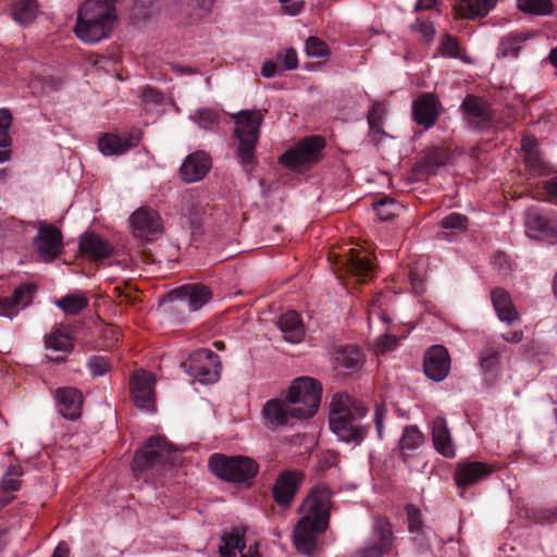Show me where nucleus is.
Instances as JSON below:
<instances>
[{
  "label": "nucleus",
  "instance_id": "obj_8",
  "mask_svg": "<svg viewBox=\"0 0 557 557\" xmlns=\"http://www.w3.org/2000/svg\"><path fill=\"white\" fill-rule=\"evenodd\" d=\"M211 298V290L202 284H185L168 294L171 309L182 315L186 311L194 312L201 309Z\"/></svg>",
  "mask_w": 557,
  "mask_h": 557
},
{
  "label": "nucleus",
  "instance_id": "obj_4",
  "mask_svg": "<svg viewBox=\"0 0 557 557\" xmlns=\"http://www.w3.org/2000/svg\"><path fill=\"white\" fill-rule=\"evenodd\" d=\"M261 110H242L233 115L234 137L237 141L236 153L243 164H251L259 140L260 126L264 119Z\"/></svg>",
  "mask_w": 557,
  "mask_h": 557
},
{
  "label": "nucleus",
  "instance_id": "obj_29",
  "mask_svg": "<svg viewBox=\"0 0 557 557\" xmlns=\"http://www.w3.org/2000/svg\"><path fill=\"white\" fill-rule=\"evenodd\" d=\"M277 325L287 342L295 344L302 341L305 327L298 312L288 311L282 314L277 321Z\"/></svg>",
  "mask_w": 557,
  "mask_h": 557
},
{
  "label": "nucleus",
  "instance_id": "obj_15",
  "mask_svg": "<svg viewBox=\"0 0 557 557\" xmlns=\"http://www.w3.org/2000/svg\"><path fill=\"white\" fill-rule=\"evenodd\" d=\"M336 263L362 282L370 278L374 272L373 261L363 249L350 248L347 253L337 257Z\"/></svg>",
  "mask_w": 557,
  "mask_h": 557
},
{
  "label": "nucleus",
  "instance_id": "obj_58",
  "mask_svg": "<svg viewBox=\"0 0 557 557\" xmlns=\"http://www.w3.org/2000/svg\"><path fill=\"white\" fill-rule=\"evenodd\" d=\"M398 345V338L394 335L384 334L382 335L375 346L376 354H385L395 349Z\"/></svg>",
  "mask_w": 557,
  "mask_h": 557
},
{
  "label": "nucleus",
  "instance_id": "obj_43",
  "mask_svg": "<svg viewBox=\"0 0 557 557\" xmlns=\"http://www.w3.org/2000/svg\"><path fill=\"white\" fill-rule=\"evenodd\" d=\"M499 351L491 344H487L481 352L480 363L484 372L494 373L499 366Z\"/></svg>",
  "mask_w": 557,
  "mask_h": 557
},
{
  "label": "nucleus",
  "instance_id": "obj_10",
  "mask_svg": "<svg viewBox=\"0 0 557 557\" xmlns=\"http://www.w3.org/2000/svg\"><path fill=\"white\" fill-rule=\"evenodd\" d=\"M186 367L191 376L205 384L214 383L220 377V358L208 348H201L190 354Z\"/></svg>",
  "mask_w": 557,
  "mask_h": 557
},
{
  "label": "nucleus",
  "instance_id": "obj_56",
  "mask_svg": "<svg viewBox=\"0 0 557 557\" xmlns=\"http://www.w3.org/2000/svg\"><path fill=\"white\" fill-rule=\"evenodd\" d=\"M412 32L421 34V36L430 41L434 38L435 28L432 22L417 18L414 23L410 25Z\"/></svg>",
  "mask_w": 557,
  "mask_h": 557
},
{
  "label": "nucleus",
  "instance_id": "obj_45",
  "mask_svg": "<svg viewBox=\"0 0 557 557\" xmlns=\"http://www.w3.org/2000/svg\"><path fill=\"white\" fill-rule=\"evenodd\" d=\"M440 225L444 230L453 231L456 233L463 232L468 226V218L461 213L453 212L443 218Z\"/></svg>",
  "mask_w": 557,
  "mask_h": 557
},
{
  "label": "nucleus",
  "instance_id": "obj_32",
  "mask_svg": "<svg viewBox=\"0 0 557 557\" xmlns=\"http://www.w3.org/2000/svg\"><path fill=\"white\" fill-rule=\"evenodd\" d=\"M493 5V0H456L454 10L458 17L471 20L485 16Z\"/></svg>",
  "mask_w": 557,
  "mask_h": 557
},
{
  "label": "nucleus",
  "instance_id": "obj_57",
  "mask_svg": "<svg viewBox=\"0 0 557 557\" xmlns=\"http://www.w3.org/2000/svg\"><path fill=\"white\" fill-rule=\"evenodd\" d=\"M532 518L536 523H554L557 521V506L554 508L536 509L534 510Z\"/></svg>",
  "mask_w": 557,
  "mask_h": 557
},
{
  "label": "nucleus",
  "instance_id": "obj_1",
  "mask_svg": "<svg viewBox=\"0 0 557 557\" xmlns=\"http://www.w3.org/2000/svg\"><path fill=\"white\" fill-rule=\"evenodd\" d=\"M332 491L320 484L311 488L304 499L299 512L302 517L293 531V544L298 553L313 557L318 552V542L330 524Z\"/></svg>",
  "mask_w": 557,
  "mask_h": 557
},
{
  "label": "nucleus",
  "instance_id": "obj_49",
  "mask_svg": "<svg viewBox=\"0 0 557 557\" xmlns=\"http://www.w3.org/2000/svg\"><path fill=\"white\" fill-rule=\"evenodd\" d=\"M438 51L444 57L457 58L459 55V45L457 38L445 34L441 39Z\"/></svg>",
  "mask_w": 557,
  "mask_h": 557
},
{
  "label": "nucleus",
  "instance_id": "obj_34",
  "mask_svg": "<svg viewBox=\"0 0 557 557\" xmlns=\"http://www.w3.org/2000/svg\"><path fill=\"white\" fill-rule=\"evenodd\" d=\"M424 443L423 433L416 425L405 426L399 440V453L403 461L407 462L412 451Z\"/></svg>",
  "mask_w": 557,
  "mask_h": 557
},
{
  "label": "nucleus",
  "instance_id": "obj_3",
  "mask_svg": "<svg viewBox=\"0 0 557 557\" xmlns=\"http://www.w3.org/2000/svg\"><path fill=\"white\" fill-rule=\"evenodd\" d=\"M120 0H87L78 9L75 35L87 44L98 42L113 30L117 18L115 4Z\"/></svg>",
  "mask_w": 557,
  "mask_h": 557
},
{
  "label": "nucleus",
  "instance_id": "obj_40",
  "mask_svg": "<svg viewBox=\"0 0 557 557\" xmlns=\"http://www.w3.org/2000/svg\"><path fill=\"white\" fill-rule=\"evenodd\" d=\"M518 9L532 15H549L553 12L552 0H517Z\"/></svg>",
  "mask_w": 557,
  "mask_h": 557
},
{
  "label": "nucleus",
  "instance_id": "obj_64",
  "mask_svg": "<svg viewBox=\"0 0 557 557\" xmlns=\"http://www.w3.org/2000/svg\"><path fill=\"white\" fill-rule=\"evenodd\" d=\"M521 148L524 151V156L531 152H537V143L535 137L525 136L521 139Z\"/></svg>",
  "mask_w": 557,
  "mask_h": 557
},
{
  "label": "nucleus",
  "instance_id": "obj_41",
  "mask_svg": "<svg viewBox=\"0 0 557 557\" xmlns=\"http://www.w3.org/2000/svg\"><path fill=\"white\" fill-rule=\"evenodd\" d=\"M66 314H77L88 306V299L83 295H66L55 301Z\"/></svg>",
  "mask_w": 557,
  "mask_h": 557
},
{
  "label": "nucleus",
  "instance_id": "obj_12",
  "mask_svg": "<svg viewBox=\"0 0 557 557\" xmlns=\"http://www.w3.org/2000/svg\"><path fill=\"white\" fill-rule=\"evenodd\" d=\"M133 234L141 240H152L162 233L163 225L159 213L147 207L137 209L129 218Z\"/></svg>",
  "mask_w": 557,
  "mask_h": 557
},
{
  "label": "nucleus",
  "instance_id": "obj_26",
  "mask_svg": "<svg viewBox=\"0 0 557 557\" xmlns=\"http://www.w3.org/2000/svg\"><path fill=\"white\" fill-rule=\"evenodd\" d=\"M79 249L85 256L95 260L108 258L113 251L110 243L95 233H85L81 236Z\"/></svg>",
  "mask_w": 557,
  "mask_h": 557
},
{
  "label": "nucleus",
  "instance_id": "obj_48",
  "mask_svg": "<svg viewBox=\"0 0 557 557\" xmlns=\"http://www.w3.org/2000/svg\"><path fill=\"white\" fill-rule=\"evenodd\" d=\"M397 206L393 199L382 198L374 203V210L380 220L387 221L396 215Z\"/></svg>",
  "mask_w": 557,
  "mask_h": 557
},
{
  "label": "nucleus",
  "instance_id": "obj_55",
  "mask_svg": "<svg viewBox=\"0 0 557 557\" xmlns=\"http://www.w3.org/2000/svg\"><path fill=\"white\" fill-rule=\"evenodd\" d=\"M87 367L94 376H101L110 370V363L103 356H94L88 360Z\"/></svg>",
  "mask_w": 557,
  "mask_h": 557
},
{
  "label": "nucleus",
  "instance_id": "obj_30",
  "mask_svg": "<svg viewBox=\"0 0 557 557\" xmlns=\"http://www.w3.org/2000/svg\"><path fill=\"white\" fill-rule=\"evenodd\" d=\"M448 157L441 148H432L413 165L417 175L429 176L447 163Z\"/></svg>",
  "mask_w": 557,
  "mask_h": 557
},
{
  "label": "nucleus",
  "instance_id": "obj_63",
  "mask_svg": "<svg viewBox=\"0 0 557 557\" xmlns=\"http://www.w3.org/2000/svg\"><path fill=\"white\" fill-rule=\"evenodd\" d=\"M278 71H281V66L277 61H265L261 67V74L267 78L275 76Z\"/></svg>",
  "mask_w": 557,
  "mask_h": 557
},
{
  "label": "nucleus",
  "instance_id": "obj_54",
  "mask_svg": "<svg viewBox=\"0 0 557 557\" xmlns=\"http://www.w3.org/2000/svg\"><path fill=\"white\" fill-rule=\"evenodd\" d=\"M388 553V549L377 545L376 543L369 542L357 549L352 557H383Z\"/></svg>",
  "mask_w": 557,
  "mask_h": 557
},
{
  "label": "nucleus",
  "instance_id": "obj_37",
  "mask_svg": "<svg viewBox=\"0 0 557 557\" xmlns=\"http://www.w3.org/2000/svg\"><path fill=\"white\" fill-rule=\"evenodd\" d=\"M372 535L374 539V541H371L372 543H376L388 550L392 549L395 537L392 523L386 517H375L372 527Z\"/></svg>",
  "mask_w": 557,
  "mask_h": 557
},
{
  "label": "nucleus",
  "instance_id": "obj_33",
  "mask_svg": "<svg viewBox=\"0 0 557 557\" xmlns=\"http://www.w3.org/2000/svg\"><path fill=\"white\" fill-rule=\"evenodd\" d=\"M335 362L337 367L357 371L363 366L364 356L357 346H342L335 350Z\"/></svg>",
  "mask_w": 557,
  "mask_h": 557
},
{
  "label": "nucleus",
  "instance_id": "obj_20",
  "mask_svg": "<svg viewBox=\"0 0 557 557\" xmlns=\"http://www.w3.org/2000/svg\"><path fill=\"white\" fill-rule=\"evenodd\" d=\"M141 137L143 133L139 129H135L123 136L106 134L99 139L98 147L106 156L123 154L136 147L140 143Z\"/></svg>",
  "mask_w": 557,
  "mask_h": 557
},
{
  "label": "nucleus",
  "instance_id": "obj_18",
  "mask_svg": "<svg viewBox=\"0 0 557 557\" xmlns=\"http://www.w3.org/2000/svg\"><path fill=\"white\" fill-rule=\"evenodd\" d=\"M493 468L481 461H460L457 463L454 480L459 488L480 483L490 476Z\"/></svg>",
  "mask_w": 557,
  "mask_h": 557
},
{
  "label": "nucleus",
  "instance_id": "obj_16",
  "mask_svg": "<svg viewBox=\"0 0 557 557\" xmlns=\"http://www.w3.org/2000/svg\"><path fill=\"white\" fill-rule=\"evenodd\" d=\"M156 379L152 373L137 370L132 376L131 393L136 406L143 409H154L153 386Z\"/></svg>",
  "mask_w": 557,
  "mask_h": 557
},
{
  "label": "nucleus",
  "instance_id": "obj_39",
  "mask_svg": "<svg viewBox=\"0 0 557 557\" xmlns=\"http://www.w3.org/2000/svg\"><path fill=\"white\" fill-rule=\"evenodd\" d=\"M12 15L21 25L32 23L37 16L36 0H17L12 7Z\"/></svg>",
  "mask_w": 557,
  "mask_h": 557
},
{
  "label": "nucleus",
  "instance_id": "obj_51",
  "mask_svg": "<svg viewBox=\"0 0 557 557\" xmlns=\"http://www.w3.org/2000/svg\"><path fill=\"white\" fill-rule=\"evenodd\" d=\"M276 60L280 63L281 71L295 70L298 66L297 53L293 48L284 49L277 52Z\"/></svg>",
  "mask_w": 557,
  "mask_h": 557
},
{
  "label": "nucleus",
  "instance_id": "obj_14",
  "mask_svg": "<svg viewBox=\"0 0 557 557\" xmlns=\"http://www.w3.org/2000/svg\"><path fill=\"white\" fill-rule=\"evenodd\" d=\"M305 479L299 470H286L278 474L272 487V496L275 503L283 508H288Z\"/></svg>",
  "mask_w": 557,
  "mask_h": 557
},
{
  "label": "nucleus",
  "instance_id": "obj_53",
  "mask_svg": "<svg viewBox=\"0 0 557 557\" xmlns=\"http://www.w3.org/2000/svg\"><path fill=\"white\" fill-rule=\"evenodd\" d=\"M406 512L408 521V531L410 533H420L423 527L420 510L413 505H408L406 507Z\"/></svg>",
  "mask_w": 557,
  "mask_h": 557
},
{
  "label": "nucleus",
  "instance_id": "obj_38",
  "mask_svg": "<svg viewBox=\"0 0 557 557\" xmlns=\"http://www.w3.org/2000/svg\"><path fill=\"white\" fill-rule=\"evenodd\" d=\"M530 38L525 33H510L500 39L498 51L503 57H518L522 45Z\"/></svg>",
  "mask_w": 557,
  "mask_h": 557
},
{
  "label": "nucleus",
  "instance_id": "obj_62",
  "mask_svg": "<svg viewBox=\"0 0 557 557\" xmlns=\"http://www.w3.org/2000/svg\"><path fill=\"white\" fill-rule=\"evenodd\" d=\"M385 413L386 410L383 406L375 407L373 420L380 438H382L383 436V421L385 418Z\"/></svg>",
  "mask_w": 557,
  "mask_h": 557
},
{
  "label": "nucleus",
  "instance_id": "obj_27",
  "mask_svg": "<svg viewBox=\"0 0 557 557\" xmlns=\"http://www.w3.org/2000/svg\"><path fill=\"white\" fill-rule=\"evenodd\" d=\"M262 416L272 425H284L288 418H295L288 398L285 400L277 398L268 400L263 406Z\"/></svg>",
  "mask_w": 557,
  "mask_h": 557
},
{
  "label": "nucleus",
  "instance_id": "obj_13",
  "mask_svg": "<svg viewBox=\"0 0 557 557\" xmlns=\"http://www.w3.org/2000/svg\"><path fill=\"white\" fill-rule=\"evenodd\" d=\"M33 244L44 260L51 261L55 259L62 250V232L54 225L41 223Z\"/></svg>",
  "mask_w": 557,
  "mask_h": 557
},
{
  "label": "nucleus",
  "instance_id": "obj_35",
  "mask_svg": "<svg viewBox=\"0 0 557 557\" xmlns=\"http://www.w3.org/2000/svg\"><path fill=\"white\" fill-rule=\"evenodd\" d=\"M246 546L245 531L234 528L230 532H224L219 545L220 557H235L237 552H242Z\"/></svg>",
  "mask_w": 557,
  "mask_h": 557
},
{
  "label": "nucleus",
  "instance_id": "obj_46",
  "mask_svg": "<svg viewBox=\"0 0 557 557\" xmlns=\"http://www.w3.org/2000/svg\"><path fill=\"white\" fill-rule=\"evenodd\" d=\"M12 125V114L8 109H0V148L11 146L9 129Z\"/></svg>",
  "mask_w": 557,
  "mask_h": 557
},
{
  "label": "nucleus",
  "instance_id": "obj_47",
  "mask_svg": "<svg viewBox=\"0 0 557 557\" xmlns=\"http://www.w3.org/2000/svg\"><path fill=\"white\" fill-rule=\"evenodd\" d=\"M159 0H134L132 14L137 20H146L156 10Z\"/></svg>",
  "mask_w": 557,
  "mask_h": 557
},
{
  "label": "nucleus",
  "instance_id": "obj_50",
  "mask_svg": "<svg viewBox=\"0 0 557 557\" xmlns=\"http://www.w3.org/2000/svg\"><path fill=\"white\" fill-rule=\"evenodd\" d=\"M306 53L311 58H321L329 53V49L323 40L311 36L306 41Z\"/></svg>",
  "mask_w": 557,
  "mask_h": 557
},
{
  "label": "nucleus",
  "instance_id": "obj_22",
  "mask_svg": "<svg viewBox=\"0 0 557 557\" xmlns=\"http://www.w3.org/2000/svg\"><path fill=\"white\" fill-rule=\"evenodd\" d=\"M60 413L67 420H76L82 414L83 395L75 387H59L54 391Z\"/></svg>",
  "mask_w": 557,
  "mask_h": 557
},
{
  "label": "nucleus",
  "instance_id": "obj_61",
  "mask_svg": "<svg viewBox=\"0 0 557 557\" xmlns=\"http://www.w3.org/2000/svg\"><path fill=\"white\" fill-rule=\"evenodd\" d=\"M280 2L283 12L289 15L298 14L304 5V0H280Z\"/></svg>",
  "mask_w": 557,
  "mask_h": 557
},
{
  "label": "nucleus",
  "instance_id": "obj_24",
  "mask_svg": "<svg viewBox=\"0 0 557 557\" xmlns=\"http://www.w3.org/2000/svg\"><path fill=\"white\" fill-rule=\"evenodd\" d=\"M35 286L21 284L11 297L0 298V315L13 318L18 310L26 308L33 301Z\"/></svg>",
  "mask_w": 557,
  "mask_h": 557
},
{
  "label": "nucleus",
  "instance_id": "obj_28",
  "mask_svg": "<svg viewBox=\"0 0 557 557\" xmlns=\"http://www.w3.org/2000/svg\"><path fill=\"white\" fill-rule=\"evenodd\" d=\"M491 298L500 321L511 324L519 318V313L511 301L510 295L504 288H494L491 293Z\"/></svg>",
  "mask_w": 557,
  "mask_h": 557
},
{
  "label": "nucleus",
  "instance_id": "obj_52",
  "mask_svg": "<svg viewBox=\"0 0 557 557\" xmlns=\"http://www.w3.org/2000/svg\"><path fill=\"white\" fill-rule=\"evenodd\" d=\"M385 114V107L383 103L375 102L368 113V123L371 129H375L377 132L381 131V126L383 123V116Z\"/></svg>",
  "mask_w": 557,
  "mask_h": 557
},
{
  "label": "nucleus",
  "instance_id": "obj_11",
  "mask_svg": "<svg viewBox=\"0 0 557 557\" xmlns=\"http://www.w3.org/2000/svg\"><path fill=\"white\" fill-rule=\"evenodd\" d=\"M460 110L467 125L474 131H485L492 126L494 113L491 104L484 98L467 95Z\"/></svg>",
  "mask_w": 557,
  "mask_h": 557
},
{
  "label": "nucleus",
  "instance_id": "obj_59",
  "mask_svg": "<svg viewBox=\"0 0 557 557\" xmlns=\"http://www.w3.org/2000/svg\"><path fill=\"white\" fill-rule=\"evenodd\" d=\"M524 162L530 172L534 175H539L544 170L543 161L537 152H531L524 156Z\"/></svg>",
  "mask_w": 557,
  "mask_h": 557
},
{
  "label": "nucleus",
  "instance_id": "obj_31",
  "mask_svg": "<svg viewBox=\"0 0 557 557\" xmlns=\"http://www.w3.org/2000/svg\"><path fill=\"white\" fill-rule=\"evenodd\" d=\"M176 9L182 17L189 22H196L207 15L215 0H174Z\"/></svg>",
  "mask_w": 557,
  "mask_h": 557
},
{
  "label": "nucleus",
  "instance_id": "obj_19",
  "mask_svg": "<svg viewBox=\"0 0 557 557\" xmlns=\"http://www.w3.org/2000/svg\"><path fill=\"white\" fill-rule=\"evenodd\" d=\"M441 103L434 94L425 92L419 96L412 106L413 121L424 128L435 125L441 114Z\"/></svg>",
  "mask_w": 557,
  "mask_h": 557
},
{
  "label": "nucleus",
  "instance_id": "obj_2",
  "mask_svg": "<svg viewBox=\"0 0 557 557\" xmlns=\"http://www.w3.org/2000/svg\"><path fill=\"white\" fill-rule=\"evenodd\" d=\"M367 411L362 401L347 394H335L329 413L332 432L346 443L360 444L368 434V426L361 423Z\"/></svg>",
  "mask_w": 557,
  "mask_h": 557
},
{
  "label": "nucleus",
  "instance_id": "obj_6",
  "mask_svg": "<svg viewBox=\"0 0 557 557\" xmlns=\"http://www.w3.org/2000/svg\"><path fill=\"white\" fill-rule=\"evenodd\" d=\"M322 386L315 379L300 376L293 381L287 398L296 419L312 417L320 406Z\"/></svg>",
  "mask_w": 557,
  "mask_h": 557
},
{
  "label": "nucleus",
  "instance_id": "obj_60",
  "mask_svg": "<svg viewBox=\"0 0 557 557\" xmlns=\"http://www.w3.org/2000/svg\"><path fill=\"white\" fill-rule=\"evenodd\" d=\"M141 97L146 103L161 104L164 101L163 92L152 87L144 88Z\"/></svg>",
  "mask_w": 557,
  "mask_h": 557
},
{
  "label": "nucleus",
  "instance_id": "obj_17",
  "mask_svg": "<svg viewBox=\"0 0 557 557\" xmlns=\"http://www.w3.org/2000/svg\"><path fill=\"white\" fill-rule=\"evenodd\" d=\"M424 373L435 382L443 381L450 369V358L444 346L435 345L428 349L423 362Z\"/></svg>",
  "mask_w": 557,
  "mask_h": 557
},
{
  "label": "nucleus",
  "instance_id": "obj_5",
  "mask_svg": "<svg viewBox=\"0 0 557 557\" xmlns=\"http://www.w3.org/2000/svg\"><path fill=\"white\" fill-rule=\"evenodd\" d=\"M209 469L225 482L250 484L259 472V465L247 456L214 454L209 458Z\"/></svg>",
  "mask_w": 557,
  "mask_h": 557
},
{
  "label": "nucleus",
  "instance_id": "obj_25",
  "mask_svg": "<svg viewBox=\"0 0 557 557\" xmlns=\"http://www.w3.org/2000/svg\"><path fill=\"white\" fill-rule=\"evenodd\" d=\"M432 441L434 448L438 454L446 458H453L456 455L451 435L447 422L443 417H436L432 422Z\"/></svg>",
  "mask_w": 557,
  "mask_h": 557
},
{
  "label": "nucleus",
  "instance_id": "obj_21",
  "mask_svg": "<svg viewBox=\"0 0 557 557\" xmlns=\"http://www.w3.org/2000/svg\"><path fill=\"white\" fill-rule=\"evenodd\" d=\"M524 225L530 237L557 236V215H548L536 208L525 212Z\"/></svg>",
  "mask_w": 557,
  "mask_h": 557
},
{
  "label": "nucleus",
  "instance_id": "obj_36",
  "mask_svg": "<svg viewBox=\"0 0 557 557\" xmlns=\"http://www.w3.org/2000/svg\"><path fill=\"white\" fill-rule=\"evenodd\" d=\"M47 349L70 352L74 347V338L65 327H57L45 337Z\"/></svg>",
  "mask_w": 557,
  "mask_h": 557
},
{
  "label": "nucleus",
  "instance_id": "obj_7",
  "mask_svg": "<svg viewBox=\"0 0 557 557\" xmlns=\"http://www.w3.org/2000/svg\"><path fill=\"white\" fill-rule=\"evenodd\" d=\"M325 145V139L322 136H307L285 151L278 162L292 170H308L322 159Z\"/></svg>",
  "mask_w": 557,
  "mask_h": 557
},
{
  "label": "nucleus",
  "instance_id": "obj_42",
  "mask_svg": "<svg viewBox=\"0 0 557 557\" xmlns=\"http://www.w3.org/2000/svg\"><path fill=\"white\" fill-rule=\"evenodd\" d=\"M191 120L203 129H212L219 124L220 114L214 109H199L191 116Z\"/></svg>",
  "mask_w": 557,
  "mask_h": 557
},
{
  "label": "nucleus",
  "instance_id": "obj_23",
  "mask_svg": "<svg viewBox=\"0 0 557 557\" xmlns=\"http://www.w3.org/2000/svg\"><path fill=\"white\" fill-rule=\"evenodd\" d=\"M211 169V160L203 151L187 156L180 168V176L186 183L201 181Z\"/></svg>",
  "mask_w": 557,
  "mask_h": 557
},
{
  "label": "nucleus",
  "instance_id": "obj_9",
  "mask_svg": "<svg viewBox=\"0 0 557 557\" xmlns=\"http://www.w3.org/2000/svg\"><path fill=\"white\" fill-rule=\"evenodd\" d=\"M171 450L172 445L164 437H149L145 445L135 453L132 463L133 471L137 474L165 463Z\"/></svg>",
  "mask_w": 557,
  "mask_h": 557
},
{
  "label": "nucleus",
  "instance_id": "obj_44",
  "mask_svg": "<svg viewBox=\"0 0 557 557\" xmlns=\"http://www.w3.org/2000/svg\"><path fill=\"white\" fill-rule=\"evenodd\" d=\"M22 468L20 466H10L5 471L1 486L4 492H15L21 486Z\"/></svg>",
  "mask_w": 557,
  "mask_h": 557
}]
</instances>
